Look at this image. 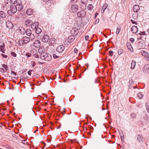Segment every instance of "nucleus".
<instances>
[{
    "label": "nucleus",
    "instance_id": "nucleus-1",
    "mask_svg": "<svg viewBox=\"0 0 149 149\" xmlns=\"http://www.w3.org/2000/svg\"><path fill=\"white\" fill-rule=\"evenodd\" d=\"M40 57L41 59L47 61H49L52 59V56L49 54L45 52L40 54Z\"/></svg>",
    "mask_w": 149,
    "mask_h": 149
},
{
    "label": "nucleus",
    "instance_id": "nucleus-2",
    "mask_svg": "<svg viewBox=\"0 0 149 149\" xmlns=\"http://www.w3.org/2000/svg\"><path fill=\"white\" fill-rule=\"evenodd\" d=\"M17 11L15 5H12L10 6V10H8L7 13L10 16L13 15Z\"/></svg>",
    "mask_w": 149,
    "mask_h": 149
},
{
    "label": "nucleus",
    "instance_id": "nucleus-3",
    "mask_svg": "<svg viewBox=\"0 0 149 149\" xmlns=\"http://www.w3.org/2000/svg\"><path fill=\"white\" fill-rule=\"evenodd\" d=\"M65 49V46L63 45H58L57 47L56 51L59 53H61L63 52Z\"/></svg>",
    "mask_w": 149,
    "mask_h": 149
},
{
    "label": "nucleus",
    "instance_id": "nucleus-4",
    "mask_svg": "<svg viewBox=\"0 0 149 149\" xmlns=\"http://www.w3.org/2000/svg\"><path fill=\"white\" fill-rule=\"evenodd\" d=\"M79 10V7L76 4L73 5L71 7L70 10L73 13L77 12Z\"/></svg>",
    "mask_w": 149,
    "mask_h": 149
},
{
    "label": "nucleus",
    "instance_id": "nucleus-5",
    "mask_svg": "<svg viewBox=\"0 0 149 149\" xmlns=\"http://www.w3.org/2000/svg\"><path fill=\"white\" fill-rule=\"evenodd\" d=\"M86 13L84 10H81L77 13V15L78 17H82L86 15Z\"/></svg>",
    "mask_w": 149,
    "mask_h": 149
},
{
    "label": "nucleus",
    "instance_id": "nucleus-6",
    "mask_svg": "<svg viewBox=\"0 0 149 149\" xmlns=\"http://www.w3.org/2000/svg\"><path fill=\"white\" fill-rule=\"evenodd\" d=\"M79 27H78V28H74L71 31V33L73 34L74 36L76 35L79 32Z\"/></svg>",
    "mask_w": 149,
    "mask_h": 149
},
{
    "label": "nucleus",
    "instance_id": "nucleus-7",
    "mask_svg": "<svg viewBox=\"0 0 149 149\" xmlns=\"http://www.w3.org/2000/svg\"><path fill=\"white\" fill-rule=\"evenodd\" d=\"M75 38L73 35L70 36L67 39L66 41L69 43H70L73 41Z\"/></svg>",
    "mask_w": 149,
    "mask_h": 149
},
{
    "label": "nucleus",
    "instance_id": "nucleus-8",
    "mask_svg": "<svg viewBox=\"0 0 149 149\" xmlns=\"http://www.w3.org/2000/svg\"><path fill=\"white\" fill-rule=\"evenodd\" d=\"M131 89L132 90V94L134 95L136 93H137L139 91V89L135 87H131Z\"/></svg>",
    "mask_w": 149,
    "mask_h": 149
},
{
    "label": "nucleus",
    "instance_id": "nucleus-9",
    "mask_svg": "<svg viewBox=\"0 0 149 149\" xmlns=\"http://www.w3.org/2000/svg\"><path fill=\"white\" fill-rule=\"evenodd\" d=\"M40 45V42L38 40H36L33 43V46L35 47H39Z\"/></svg>",
    "mask_w": 149,
    "mask_h": 149
},
{
    "label": "nucleus",
    "instance_id": "nucleus-10",
    "mask_svg": "<svg viewBox=\"0 0 149 149\" xmlns=\"http://www.w3.org/2000/svg\"><path fill=\"white\" fill-rule=\"evenodd\" d=\"M22 39L23 41L24 42L25 44L29 43L30 41L29 37L27 36L24 37L22 38Z\"/></svg>",
    "mask_w": 149,
    "mask_h": 149
},
{
    "label": "nucleus",
    "instance_id": "nucleus-11",
    "mask_svg": "<svg viewBox=\"0 0 149 149\" xmlns=\"http://www.w3.org/2000/svg\"><path fill=\"white\" fill-rule=\"evenodd\" d=\"M143 71L145 73H149V64H147L144 67Z\"/></svg>",
    "mask_w": 149,
    "mask_h": 149
},
{
    "label": "nucleus",
    "instance_id": "nucleus-12",
    "mask_svg": "<svg viewBox=\"0 0 149 149\" xmlns=\"http://www.w3.org/2000/svg\"><path fill=\"white\" fill-rule=\"evenodd\" d=\"M49 39V36L47 35H45L42 38V40L44 42H48Z\"/></svg>",
    "mask_w": 149,
    "mask_h": 149
},
{
    "label": "nucleus",
    "instance_id": "nucleus-13",
    "mask_svg": "<svg viewBox=\"0 0 149 149\" xmlns=\"http://www.w3.org/2000/svg\"><path fill=\"white\" fill-rule=\"evenodd\" d=\"M131 31L133 33H136L138 31V29L136 26H133L131 28Z\"/></svg>",
    "mask_w": 149,
    "mask_h": 149
},
{
    "label": "nucleus",
    "instance_id": "nucleus-14",
    "mask_svg": "<svg viewBox=\"0 0 149 149\" xmlns=\"http://www.w3.org/2000/svg\"><path fill=\"white\" fill-rule=\"evenodd\" d=\"M33 11L32 9L31 8H29L27 9L26 11V14L29 15H32L33 13Z\"/></svg>",
    "mask_w": 149,
    "mask_h": 149
},
{
    "label": "nucleus",
    "instance_id": "nucleus-15",
    "mask_svg": "<svg viewBox=\"0 0 149 149\" xmlns=\"http://www.w3.org/2000/svg\"><path fill=\"white\" fill-rule=\"evenodd\" d=\"M140 9L139 6L137 5H135L133 7V10L134 12H137Z\"/></svg>",
    "mask_w": 149,
    "mask_h": 149
},
{
    "label": "nucleus",
    "instance_id": "nucleus-16",
    "mask_svg": "<svg viewBox=\"0 0 149 149\" xmlns=\"http://www.w3.org/2000/svg\"><path fill=\"white\" fill-rule=\"evenodd\" d=\"M56 39L54 38H50L49 40V42L51 45L55 44Z\"/></svg>",
    "mask_w": 149,
    "mask_h": 149
},
{
    "label": "nucleus",
    "instance_id": "nucleus-17",
    "mask_svg": "<svg viewBox=\"0 0 149 149\" xmlns=\"http://www.w3.org/2000/svg\"><path fill=\"white\" fill-rule=\"evenodd\" d=\"M17 10H20L22 9L23 6L22 4H17L15 6Z\"/></svg>",
    "mask_w": 149,
    "mask_h": 149
},
{
    "label": "nucleus",
    "instance_id": "nucleus-18",
    "mask_svg": "<svg viewBox=\"0 0 149 149\" xmlns=\"http://www.w3.org/2000/svg\"><path fill=\"white\" fill-rule=\"evenodd\" d=\"M44 51V47L42 46L40 47L38 50V52L40 54L45 53V52Z\"/></svg>",
    "mask_w": 149,
    "mask_h": 149
},
{
    "label": "nucleus",
    "instance_id": "nucleus-19",
    "mask_svg": "<svg viewBox=\"0 0 149 149\" xmlns=\"http://www.w3.org/2000/svg\"><path fill=\"white\" fill-rule=\"evenodd\" d=\"M137 139L140 142H143V137L141 135H138L137 136Z\"/></svg>",
    "mask_w": 149,
    "mask_h": 149
},
{
    "label": "nucleus",
    "instance_id": "nucleus-20",
    "mask_svg": "<svg viewBox=\"0 0 149 149\" xmlns=\"http://www.w3.org/2000/svg\"><path fill=\"white\" fill-rule=\"evenodd\" d=\"M6 25L8 28L10 29L11 28V26L12 25V23L9 21H8L6 22Z\"/></svg>",
    "mask_w": 149,
    "mask_h": 149
},
{
    "label": "nucleus",
    "instance_id": "nucleus-21",
    "mask_svg": "<svg viewBox=\"0 0 149 149\" xmlns=\"http://www.w3.org/2000/svg\"><path fill=\"white\" fill-rule=\"evenodd\" d=\"M4 47L5 45L4 43H3L2 45H0V51L3 53H5V50L4 49Z\"/></svg>",
    "mask_w": 149,
    "mask_h": 149
},
{
    "label": "nucleus",
    "instance_id": "nucleus-22",
    "mask_svg": "<svg viewBox=\"0 0 149 149\" xmlns=\"http://www.w3.org/2000/svg\"><path fill=\"white\" fill-rule=\"evenodd\" d=\"M108 6V4L107 3L105 4L102 6L101 11L102 13L104 12L105 10L107 8Z\"/></svg>",
    "mask_w": 149,
    "mask_h": 149
},
{
    "label": "nucleus",
    "instance_id": "nucleus-23",
    "mask_svg": "<svg viewBox=\"0 0 149 149\" xmlns=\"http://www.w3.org/2000/svg\"><path fill=\"white\" fill-rule=\"evenodd\" d=\"M0 16L3 18H5L6 17V15L4 13L3 11H1L0 12Z\"/></svg>",
    "mask_w": 149,
    "mask_h": 149
},
{
    "label": "nucleus",
    "instance_id": "nucleus-24",
    "mask_svg": "<svg viewBox=\"0 0 149 149\" xmlns=\"http://www.w3.org/2000/svg\"><path fill=\"white\" fill-rule=\"evenodd\" d=\"M136 61H132L131 64V68L134 69L136 65Z\"/></svg>",
    "mask_w": 149,
    "mask_h": 149
},
{
    "label": "nucleus",
    "instance_id": "nucleus-25",
    "mask_svg": "<svg viewBox=\"0 0 149 149\" xmlns=\"http://www.w3.org/2000/svg\"><path fill=\"white\" fill-rule=\"evenodd\" d=\"M42 32L41 29L39 27H37L36 29V33L38 34Z\"/></svg>",
    "mask_w": 149,
    "mask_h": 149
},
{
    "label": "nucleus",
    "instance_id": "nucleus-26",
    "mask_svg": "<svg viewBox=\"0 0 149 149\" xmlns=\"http://www.w3.org/2000/svg\"><path fill=\"white\" fill-rule=\"evenodd\" d=\"M93 8V6L91 4H89L87 6V8L88 10H91Z\"/></svg>",
    "mask_w": 149,
    "mask_h": 149
},
{
    "label": "nucleus",
    "instance_id": "nucleus-27",
    "mask_svg": "<svg viewBox=\"0 0 149 149\" xmlns=\"http://www.w3.org/2000/svg\"><path fill=\"white\" fill-rule=\"evenodd\" d=\"M28 36L29 37V38L30 39V40H32L35 38V36L34 34L32 33L29 35Z\"/></svg>",
    "mask_w": 149,
    "mask_h": 149
},
{
    "label": "nucleus",
    "instance_id": "nucleus-28",
    "mask_svg": "<svg viewBox=\"0 0 149 149\" xmlns=\"http://www.w3.org/2000/svg\"><path fill=\"white\" fill-rule=\"evenodd\" d=\"M17 43L20 46L23 45L24 44V42L23 41L22 38L21 40H19L17 42Z\"/></svg>",
    "mask_w": 149,
    "mask_h": 149
},
{
    "label": "nucleus",
    "instance_id": "nucleus-29",
    "mask_svg": "<svg viewBox=\"0 0 149 149\" xmlns=\"http://www.w3.org/2000/svg\"><path fill=\"white\" fill-rule=\"evenodd\" d=\"M121 29V27L120 26H118L117 27L116 31V34L118 35Z\"/></svg>",
    "mask_w": 149,
    "mask_h": 149
},
{
    "label": "nucleus",
    "instance_id": "nucleus-30",
    "mask_svg": "<svg viewBox=\"0 0 149 149\" xmlns=\"http://www.w3.org/2000/svg\"><path fill=\"white\" fill-rule=\"evenodd\" d=\"M32 23V20L31 19H28L26 22V25L27 26H29L31 23Z\"/></svg>",
    "mask_w": 149,
    "mask_h": 149
},
{
    "label": "nucleus",
    "instance_id": "nucleus-31",
    "mask_svg": "<svg viewBox=\"0 0 149 149\" xmlns=\"http://www.w3.org/2000/svg\"><path fill=\"white\" fill-rule=\"evenodd\" d=\"M31 32V31L30 30L28 29H26L25 31L26 34L28 36L29 35H30L32 33Z\"/></svg>",
    "mask_w": 149,
    "mask_h": 149
},
{
    "label": "nucleus",
    "instance_id": "nucleus-32",
    "mask_svg": "<svg viewBox=\"0 0 149 149\" xmlns=\"http://www.w3.org/2000/svg\"><path fill=\"white\" fill-rule=\"evenodd\" d=\"M81 3L83 5H86L88 2V0H81Z\"/></svg>",
    "mask_w": 149,
    "mask_h": 149
},
{
    "label": "nucleus",
    "instance_id": "nucleus-33",
    "mask_svg": "<svg viewBox=\"0 0 149 149\" xmlns=\"http://www.w3.org/2000/svg\"><path fill=\"white\" fill-rule=\"evenodd\" d=\"M142 55L144 56H147L148 55V53L146 52L145 51H142L141 52Z\"/></svg>",
    "mask_w": 149,
    "mask_h": 149
},
{
    "label": "nucleus",
    "instance_id": "nucleus-34",
    "mask_svg": "<svg viewBox=\"0 0 149 149\" xmlns=\"http://www.w3.org/2000/svg\"><path fill=\"white\" fill-rule=\"evenodd\" d=\"M19 31H20V32L22 34H24L25 33V31L24 29L22 28L21 29H19Z\"/></svg>",
    "mask_w": 149,
    "mask_h": 149
},
{
    "label": "nucleus",
    "instance_id": "nucleus-35",
    "mask_svg": "<svg viewBox=\"0 0 149 149\" xmlns=\"http://www.w3.org/2000/svg\"><path fill=\"white\" fill-rule=\"evenodd\" d=\"M137 95L139 98L140 99L143 98V95L141 93H139L137 94Z\"/></svg>",
    "mask_w": 149,
    "mask_h": 149
},
{
    "label": "nucleus",
    "instance_id": "nucleus-36",
    "mask_svg": "<svg viewBox=\"0 0 149 149\" xmlns=\"http://www.w3.org/2000/svg\"><path fill=\"white\" fill-rule=\"evenodd\" d=\"M2 66L3 67V68H5L6 71L7 72L8 70V65H7L4 64H3L2 65Z\"/></svg>",
    "mask_w": 149,
    "mask_h": 149
},
{
    "label": "nucleus",
    "instance_id": "nucleus-37",
    "mask_svg": "<svg viewBox=\"0 0 149 149\" xmlns=\"http://www.w3.org/2000/svg\"><path fill=\"white\" fill-rule=\"evenodd\" d=\"M31 27L33 29H36L37 27H36V26L34 23H33L31 24Z\"/></svg>",
    "mask_w": 149,
    "mask_h": 149
},
{
    "label": "nucleus",
    "instance_id": "nucleus-38",
    "mask_svg": "<svg viewBox=\"0 0 149 149\" xmlns=\"http://www.w3.org/2000/svg\"><path fill=\"white\" fill-rule=\"evenodd\" d=\"M10 54L14 57H16L17 56L16 54L13 52H10Z\"/></svg>",
    "mask_w": 149,
    "mask_h": 149
},
{
    "label": "nucleus",
    "instance_id": "nucleus-39",
    "mask_svg": "<svg viewBox=\"0 0 149 149\" xmlns=\"http://www.w3.org/2000/svg\"><path fill=\"white\" fill-rule=\"evenodd\" d=\"M123 52V50L121 49H119L118 50V53L119 55L121 54Z\"/></svg>",
    "mask_w": 149,
    "mask_h": 149
},
{
    "label": "nucleus",
    "instance_id": "nucleus-40",
    "mask_svg": "<svg viewBox=\"0 0 149 149\" xmlns=\"http://www.w3.org/2000/svg\"><path fill=\"white\" fill-rule=\"evenodd\" d=\"M127 46L128 49L130 50V43L129 42H127Z\"/></svg>",
    "mask_w": 149,
    "mask_h": 149
},
{
    "label": "nucleus",
    "instance_id": "nucleus-41",
    "mask_svg": "<svg viewBox=\"0 0 149 149\" xmlns=\"http://www.w3.org/2000/svg\"><path fill=\"white\" fill-rule=\"evenodd\" d=\"M25 56L27 57H29L31 56V54L29 52H27L25 54Z\"/></svg>",
    "mask_w": 149,
    "mask_h": 149
},
{
    "label": "nucleus",
    "instance_id": "nucleus-42",
    "mask_svg": "<svg viewBox=\"0 0 149 149\" xmlns=\"http://www.w3.org/2000/svg\"><path fill=\"white\" fill-rule=\"evenodd\" d=\"M136 115L134 113H132L131 114V118L133 119H134L136 118Z\"/></svg>",
    "mask_w": 149,
    "mask_h": 149
},
{
    "label": "nucleus",
    "instance_id": "nucleus-43",
    "mask_svg": "<svg viewBox=\"0 0 149 149\" xmlns=\"http://www.w3.org/2000/svg\"><path fill=\"white\" fill-rule=\"evenodd\" d=\"M31 64L32 65V67H33L35 65L36 63L35 61H32L31 63Z\"/></svg>",
    "mask_w": 149,
    "mask_h": 149
},
{
    "label": "nucleus",
    "instance_id": "nucleus-44",
    "mask_svg": "<svg viewBox=\"0 0 149 149\" xmlns=\"http://www.w3.org/2000/svg\"><path fill=\"white\" fill-rule=\"evenodd\" d=\"M33 56H34V57L35 58H38L39 55L37 53H36L35 54L33 55Z\"/></svg>",
    "mask_w": 149,
    "mask_h": 149
},
{
    "label": "nucleus",
    "instance_id": "nucleus-45",
    "mask_svg": "<svg viewBox=\"0 0 149 149\" xmlns=\"http://www.w3.org/2000/svg\"><path fill=\"white\" fill-rule=\"evenodd\" d=\"M109 55L110 56H112L113 55V52L112 51H110L109 52Z\"/></svg>",
    "mask_w": 149,
    "mask_h": 149
},
{
    "label": "nucleus",
    "instance_id": "nucleus-46",
    "mask_svg": "<svg viewBox=\"0 0 149 149\" xmlns=\"http://www.w3.org/2000/svg\"><path fill=\"white\" fill-rule=\"evenodd\" d=\"M11 3L13 4H15L17 2V0H10Z\"/></svg>",
    "mask_w": 149,
    "mask_h": 149
},
{
    "label": "nucleus",
    "instance_id": "nucleus-47",
    "mask_svg": "<svg viewBox=\"0 0 149 149\" xmlns=\"http://www.w3.org/2000/svg\"><path fill=\"white\" fill-rule=\"evenodd\" d=\"M146 108L147 112L149 113V106L146 103Z\"/></svg>",
    "mask_w": 149,
    "mask_h": 149
},
{
    "label": "nucleus",
    "instance_id": "nucleus-48",
    "mask_svg": "<svg viewBox=\"0 0 149 149\" xmlns=\"http://www.w3.org/2000/svg\"><path fill=\"white\" fill-rule=\"evenodd\" d=\"M53 57L54 58H57L59 57V56H58L56 55V54H53Z\"/></svg>",
    "mask_w": 149,
    "mask_h": 149
},
{
    "label": "nucleus",
    "instance_id": "nucleus-49",
    "mask_svg": "<svg viewBox=\"0 0 149 149\" xmlns=\"http://www.w3.org/2000/svg\"><path fill=\"white\" fill-rule=\"evenodd\" d=\"M139 34L140 35H146V33L145 31H143L141 32Z\"/></svg>",
    "mask_w": 149,
    "mask_h": 149
},
{
    "label": "nucleus",
    "instance_id": "nucleus-50",
    "mask_svg": "<svg viewBox=\"0 0 149 149\" xmlns=\"http://www.w3.org/2000/svg\"><path fill=\"white\" fill-rule=\"evenodd\" d=\"M34 24L36 26V27H38V26L39 25V23L38 22H35Z\"/></svg>",
    "mask_w": 149,
    "mask_h": 149
},
{
    "label": "nucleus",
    "instance_id": "nucleus-51",
    "mask_svg": "<svg viewBox=\"0 0 149 149\" xmlns=\"http://www.w3.org/2000/svg\"><path fill=\"white\" fill-rule=\"evenodd\" d=\"M77 1V0H70V2L72 3H74L76 2Z\"/></svg>",
    "mask_w": 149,
    "mask_h": 149
},
{
    "label": "nucleus",
    "instance_id": "nucleus-52",
    "mask_svg": "<svg viewBox=\"0 0 149 149\" xmlns=\"http://www.w3.org/2000/svg\"><path fill=\"white\" fill-rule=\"evenodd\" d=\"M3 19L1 18H0V24H1L3 22Z\"/></svg>",
    "mask_w": 149,
    "mask_h": 149
},
{
    "label": "nucleus",
    "instance_id": "nucleus-53",
    "mask_svg": "<svg viewBox=\"0 0 149 149\" xmlns=\"http://www.w3.org/2000/svg\"><path fill=\"white\" fill-rule=\"evenodd\" d=\"M1 56L5 58H7L8 57V56L5 55V54H1Z\"/></svg>",
    "mask_w": 149,
    "mask_h": 149
},
{
    "label": "nucleus",
    "instance_id": "nucleus-54",
    "mask_svg": "<svg viewBox=\"0 0 149 149\" xmlns=\"http://www.w3.org/2000/svg\"><path fill=\"white\" fill-rule=\"evenodd\" d=\"M85 38L86 40H88L89 36H85Z\"/></svg>",
    "mask_w": 149,
    "mask_h": 149
},
{
    "label": "nucleus",
    "instance_id": "nucleus-55",
    "mask_svg": "<svg viewBox=\"0 0 149 149\" xmlns=\"http://www.w3.org/2000/svg\"><path fill=\"white\" fill-rule=\"evenodd\" d=\"M99 19H97L96 20L95 24H97L98 23H99Z\"/></svg>",
    "mask_w": 149,
    "mask_h": 149
},
{
    "label": "nucleus",
    "instance_id": "nucleus-56",
    "mask_svg": "<svg viewBox=\"0 0 149 149\" xmlns=\"http://www.w3.org/2000/svg\"><path fill=\"white\" fill-rule=\"evenodd\" d=\"M134 41V39L133 38H131V42L133 43Z\"/></svg>",
    "mask_w": 149,
    "mask_h": 149
},
{
    "label": "nucleus",
    "instance_id": "nucleus-57",
    "mask_svg": "<svg viewBox=\"0 0 149 149\" xmlns=\"http://www.w3.org/2000/svg\"><path fill=\"white\" fill-rule=\"evenodd\" d=\"M74 52L75 53H77V52H78L77 49V48H75L74 49Z\"/></svg>",
    "mask_w": 149,
    "mask_h": 149
},
{
    "label": "nucleus",
    "instance_id": "nucleus-58",
    "mask_svg": "<svg viewBox=\"0 0 149 149\" xmlns=\"http://www.w3.org/2000/svg\"><path fill=\"white\" fill-rule=\"evenodd\" d=\"M0 71L4 72V69H3V68H0Z\"/></svg>",
    "mask_w": 149,
    "mask_h": 149
},
{
    "label": "nucleus",
    "instance_id": "nucleus-59",
    "mask_svg": "<svg viewBox=\"0 0 149 149\" xmlns=\"http://www.w3.org/2000/svg\"><path fill=\"white\" fill-rule=\"evenodd\" d=\"M28 74L29 75H30V76L31 75V71H28Z\"/></svg>",
    "mask_w": 149,
    "mask_h": 149
},
{
    "label": "nucleus",
    "instance_id": "nucleus-60",
    "mask_svg": "<svg viewBox=\"0 0 149 149\" xmlns=\"http://www.w3.org/2000/svg\"><path fill=\"white\" fill-rule=\"evenodd\" d=\"M131 22H132L133 24H136V22L131 19Z\"/></svg>",
    "mask_w": 149,
    "mask_h": 149
},
{
    "label": "nucleus",
    "instance_id": "nucleus-61",
    "mask_svg": "<svg viewBox=\"0 0 149 149\" xmlns=\"http://www.w3.org/2000/svg\"><path fill=\"white\" fill-rule=\"evenodd\" d=\"M90 129H91V132H92V130H93V127H92L91 126H90Z\"/></svg>",
    "mask_w": 149,
    "mask_h": 149
},
{
    "label": "nucleus",
    "instance_id": "nucleus-62",
    "mask_svg": "<svg viewBox=\"0 0 149 149\" xmlns=\"http://www.w3.org/2000/svg\"><path fill=\"white\" fill-rule=\"evenodd\" d=\"M98 14V13H95V18L97 16V15Z\"/></svg>",
    "mask_w": 149,
    "mask_h": 149
},
{
    "label": "nucleus",
    "instance_id": "nucleus-63",
    "mask_svg": "<svg viewBox=\"0 0 149 149\" xmlns=\"http://www.w3.org/2000/svg\"><path fill=\"white\" fill-rule=\"evenodd\" d=\"M11 72L12 73H13V74H15V75H16V73L15 72H14V71H12Z\"/></svg>",
    "mask_w": 149,
    "mask_h": 149
},
{
    "label": "nucleus",
    "instance_id": "nucleus-64",
    "mask_svg": "<svg viewBox=\"0 0 149 149\" xmlns=\"http://www.w3.org/2000/svg\"><path fill=\"white\" fill-rule=\"evenodd\" d=\"M95 83H97L98 82V80H95Z\"/></svg>",
    "mask_w": 149,
    "mask_h": 149
}]
</instances>
